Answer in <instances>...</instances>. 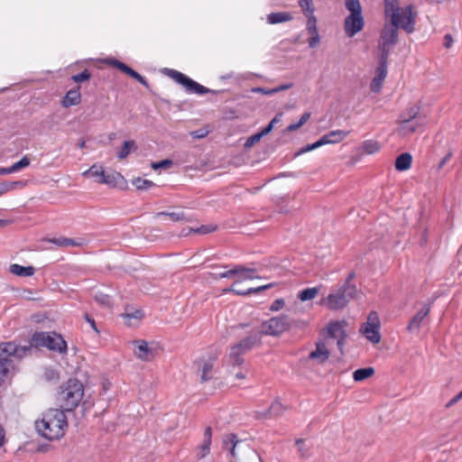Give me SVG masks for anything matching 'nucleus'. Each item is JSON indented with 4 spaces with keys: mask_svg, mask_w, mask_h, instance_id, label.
Listing matches in <instances>:
<instances>
[{
    "mask_svg": "<svg viewBox=\"0 0 462 462\" xmlns=\"http://www.w3.org/2000/svg\"><path fill=\"white\" fill-rule=\"evenodd\" d=\"M68 428V420L64 411L50 409L42 414V419L35 421V429L39 435L49 440L60 439Z\"/></svg>",
    "mask_w": 462,
    "mask_h": 462,
    "instance_id": "nucleus-1",
    "label": "nucleus"
},
{
    "mask_svg": "<svg viewBox=\"0 0 462 462\" xmlns=\"http://www.w3.org/2000/svg\"><path fill=\"white\" fill-rule=\"evenodd\" d=\"M384 13L394 29H413L415 14L411 5L401 8L398 0H384Z\"/></svg>",
    "mask_w": 462,
    "mask_h": 462,
    "instance_id": "nucleus-2",
    "label": "nucleus"
},
{
    "mask_svg": "<svg viewBox=\"0 0 462 462\" xmlns=\"http://www.w3.org/2000/svg\"><path fill=\"white\" fill-rule=\"evenodd\" d=\"M84 395V386L78 379H69L60 386L58 400L60 402L62 411H71L81 402Z\"/></svg>",
    "mask_w": 462,
    "mask_h": 462,
    "instance_id": "nucleus-3",
    "label": "nucleus"
},
{
    "mask_svg": "<svg viewBox=\"0 0 462 462\" xmlns=\"http://www.w3.org/2000/svg\"><path fill=\"white\" fill-rule=\"evenodd\" d=\"M32 347H46L51 351L60 354H66L68 347L67 343L60 334L56 332H35L30 340Z\"/></svg>",
    "mask_w": 462,
    "mask_h": 462,
    "instance_id": "nucleus-4",
    "label": "nucleus"
},
{
    "mask_svg": "<svg viewBox=\"0 0 462 462\" xmlns=\"http://www.w3.org/2000/svg\"><path fill=\"white\" fill-rule=\"evenodd\" d=\"M357 296L356 285L342 284L336 291L330 292L323 299L320 304L326 305L329 310H336L345 308L348 302Z\"/></svg>",
    "mask_w": 462,
    "mask_h": 462,
    "instance_id": "nucleus-5",
    "label": "nucleus"
},
{
    "mask_svg": "<svg viewBox=\"0 0 462 462\" xmlns=\"http://www.w3.org/2000/svg\"><path fill=\"white\" fill-rule=\"evenodd\" d=\"M260 343L261 339L257 335H251L232 346L229 354L230 365L232 366H240L244 363L243 356Z\"/></svg>",
    "mask_w": 462,
    "mask_h": 462,
    "instance_id": "nucleus-6",
    "label": "nucleus"
},
{
    "mask_svg": "<svg viewBox=\"0 0 462 462\" xmlns=\"http://www.w3.org/2000/svg\"><path fill=\"white\" fill-rule=\"evenodd\" d=\"M164 73L171 78L173 80H175L177 83L182 85L186 91L189 93H196V94H207V93H218V91L209 89L198 82L194 81L193 79H189L183 73L177 71L172 69H165Z\"/></svg>",
    "mask_w": 462,
    "mask_h": 462,
    "instance_id": "nucleus-7",
    "label": "nucleus"
},
{
    "mask_svg": "<svg viewBox=\"0 0 462 462\" xmlns=\"http://www.w3.org/2000/svg\"><path fill=\"white\" fill-rule=\"evenodd\" d=\"M292 322L287 315H279L263 321L261 325V334L277 337L291 328Z\"/></svg>",
    "mask_w": 462,
    "mask_h": 462,
    "instance_id": "nucleus-8",
    "label": "nucleus"
},
{
    "mask_svg": "<svg viewBox=\"0 0 462 462\" xmlns=\"http://www.w3.org/2000/svg\"><path fill=\"white\" fill-rule=\"evenodd\" d=\"M398 31H381L377 42V60L388 61L389 54L398 43Z\"/></svg>",
    "mask_w": 462,
    "mask_h": 462,
    "instance_id": "nucleus-9",
    "label": "nucleus"
},
{
    "mask_svg": "<svg viewBox=\"0 0 462 462\" xmlns=\"http://www.w3.org/2000/svg\"><path fill=\"white\" fill-rule=\"evenodd\" d=\"M349 134V131L343 130H333L324 134L319 140L312 144H307L302 147L296 155L302 154L304 152L317 149L324 144L337 143L343 141Z\"/></svg>",
    "mask_w": 462,
    "mask_h": 462,
    "instance_id": "nucleus-10",
    "label": "nucleus"
},
{
    "mask_svg": "<svg viewBox=\"0 0 462 462\" xmlns=\"http://www.w3.org/2000/svg\"><path fill=\"white\" fill-rule=\"evenodd\" d=\"M346 7L350 14L345 20V29H363L364 19L358 0H345Z\"/></svg>",
    "mask_w": 462,
    "mask_h": 462,
    "instance_id": "nucleus-11",
    "label": "nucleus"
},
{
    "mask_svg": "<svg viewBox=\"0 0 462 462\" xmlns=\"http://www.w3.org/2000/svg\"><path fill=\"white\" fill-rule=\"evenodd\" d=\"M31 352V346H20L14 342H5L0 344V357L8 361H13L12 357L21 359Z\"/></svg>",
    "mask_w": 462,
    "mask_h": 462,
    "instance_id": "nucleus-12",
    "label": "nucleus"
},
{
    "mask_svg": "<svg viewBox=\"0 0 462 462\" xmlns=\"http://www.w3.org/2000/svg\"><path fill=\"white\" fill-rule=\"evenodd\" d=\"M105 62L108 65H111V66L118 69L120 71L125 73L126 75L130 76L131 78L136 79L140 84H142L147 89L150 88V85L144 77H143L137 71L134 70L132 68H130L126 64L123 63L122 61H120L116 59H114V58H109V59H106Z\"/></svg>",
    "mask_w": 462,
    "mask_h": 462,
    "instance_id": "nucleus-13",
    "label": "nucleus"
},
{
    "mask_svg": "<svg viewBox=\"0 0 462 462\" xmlns=\"http://www.w3.org/2000/svg\"><path fill=\"white\" fill-rule=\"evenodd\" d=\"M105 62L108 65H111V66L118 69L120 71L125 73L126 75L130 76L131 78L136 79L140 84H142L147 89L150 88V85L144 77H143L137 71L134 70L132 68H130L126 64L123 63L122 61H120L116 59H114V58H109V59H106Z\"/></svg>",
    "mask_w": 462,
    "mask_h": 462,
    "instance_id": "nucleus-14",
    "label": "nucleus"
},
{
    "mask_svg": "<svg viewBox=\"0 0 462 462\" xmlns=\"http://www.w3.org/2000/svg\"><path fill=\"white\" fill-rule=\"evenodd\" d=\"M105 62L108 65H111V66L118 69L120 71L125 73L126 75L130 76L131 78L136 79L140 84H142L147 89L150 88V85L144 77H143L137 71L134 70L132 68H130L126 64L123 63L122 61H120L116 59H114V58H109V59H106Z\"/></svg>",
    "mask_w": 462,
    "mask_h": 462,
    "instance_id": "nucleus-15",
    "label": "nucleus"
},
{
    "mask_svg": "<svg viewBox=\"0 0 462 462\" xmlns=\"http://www.w3.org/2000/svg\"><path fill=\"white\" fill-rule=\"evenodd\" d=\"M378 64L375 69V76L370 84V89L374 93L380 92L383 83L387 76L388 61L377 60Z\"/></svg>",
    "mask_w": 462,
    "mask_h": 462,
    "instance_id": "nucleus-16",
    "label": "nucleus"
},
{
    "mask_svg": "<svg viewBox=\"0 0 462 462\" xmlns=\"http://www.w3.org/2000/svg\"><path fill=\"white\" fill-rule=\"evenodd\" d=\"M378 64L375 69V76L370 84V89L374 93L380 92L383 83L387 76L388 61L377 60Z\"/></svg>",
    "mask_w": 462,
    "mask_h": 462,
    "instance_id": "nucleus-17",
    "label": "nucleus"
},
{
    "mask_svg": "<svg viewBox=\"0 0 462 462\" xmlns=\"http://www.w3.org/2000/svg\"><path fill=\"white\" fill-rule=\"evenodd\" d=\"M133 344L136 346L135 356L142 361L151 362L155 358L156 349L150 346L144 340H135Z\"/></svg>",
    "mask_w": 462,
    "mask_h": 462,
    "instance_id": "nucleus-18",
    "label": "nucleus"
},
{
    "mask_svg": "<svg viewBox=\"0 0 462 462\" xmlns=\"http://www.w3.org/2000/svg\"><path fill=\"white\" fill-rule=\"evenodd\" d=\"M425 125L426 118L421 120L409 121L407 123H399V127L396 131L400 136L405 137L422 130Z\"/></svg>",
    "mask_w": 462,
    "mask_h": 462,
    "instance_id": "nucleus-19",
    "label": "nucleus"
},
{
    "mask_svg": "<svg viewBox=\"0 0 462 462\" xmlns=\"http://www.w3.org/2000/svg\"><path fill=\"white\" fill-rule=\"evenodd\" d=\"M255 273H256V269H254V268H246L242 265H237L235 268L229 270V271L221 273L219 274L209 273V275L212 276L214 279H217V278H230L238 273H245V279L259 278L257 275H255Z\"/></svg>",
    "mask_w": 462,
    "mask_h": 462,
    "instance_id": "nucleus-20",
    "label": "nucleus"
},
{
    "mask_svg": "<svg viewBox=\"0 0 462 462\" xmlns=\"http://www.w3.org/2000/svg\"><path fill=\"white\" fill-rule=\"evenodd\" d=\"M430 312V305L425 304L410 320L407 330L411 333L419 332L424 319Z\"/></svg>",
    "mask_w": 462,
    "mask_h": 462,
    "instance_id": "nucleus-21",
    "label": "nucleus"
},
{
    "mask_svg": "<svg viewBox=\"0 0 462 462\" xmlns=\"http://www.w3.org/2000/svg\"><path fill=\"white\" fill-rule=\"evenodd\" d=\"M426 116L420 112V106L418 105H411L406 107L399 115L397 123H407L409 121L421 120Z\"/></svg>",
    "mask_w": 462,
    "mask_h": 462,
    "instance_id": "nucleus-22",
    "label": "nucleus"
},
{
    "mask_svg": "<svg viewBox=\"0 0 462 462\" xmlns=\"http://www.w3.org/2000/svg\"><path fill=\"white\" fill-rule=\"evenodd\" d=\"M215 358L200 359L196 362L199 371L200 372V381L202 383L210 380L213 376V366Z\"/></svg>",
    "mask_w": 462,
    "mask_h": 462,
    "instance_id": "nucleus-23",
    "label": "nucleus"
},
{
    "mask_svg": "<svg viewBox=\"0 0 462 462\" xmlns=\"http://www.w3.org/2000/svg\"><path fill=\"white\" fill-rule=\"evenodd\" d=\"M299 5L302 9L304 14L306 15L307 21V28L306 29H317V20L313 14L314 6L313 0H298Z\"/></svg>",
    "mask_w": 462,
    "mask_h": 462,
    "instance_id": "nucleus-24",
    "label": "nucleus"
},
{
    "mask_svg": "<svg viewBox=\"0 0 462 462\" xmlns=\"http://www.w3.org/2000/svg\"><path fill=\"white\" fill-rule=\"evenodd\" d=\"M329 357V351L324 342H318L316 349L310 353L309 358L317 360L319 364L325 363Z\"/></svg>",
    "mask_w": 462,
    "mask_h": 462,
    "instance_id": "nucleus-25",
    "label": "nucleus"
},
{
    "mask_svg": "<svg viewBox=\"0 0 462 462\" xmlns=\"http://www.w3.org/2000/svg\"><path fill=\"white\" fill-rule=\"evenodd\" d=\"M379 328V326L365 323L361 326L360 332L363 333L370 342L373 344H377L381 340Z\"/></svg>",
    "mask_w": 462,
    "mask_h": 462,
    "instance_id": "nucleus-26",
    "label": "nucleus"
},
{
    "mask_svg": "<svg viewBox=\"0 0 462 462\" xmlns=\"http://www.w3.org/2000/svg\"><path fill=\"white\" fill-rule=\"evenodd\" d=\"M81 102L80 88L77 87L69 90L61 101L64 107L79 105Z\"/></svg>",
    "mask_w": 462,
    "mask_h": 462,
    "instance_id": "nucleus-27",
    "label": "nucleus"
},
{
    "mask_svg": "<svg viewBox=\"0 0 462 462\" xmlns=\"http://www.w3.org/2000/svg\"><path fill=\"white\" fill-rule=\"evenodd\" d=\"M211 439H212V429H211V427H207L204 431V438H203L202 444L199 447V451L197 454V457L199 458H203L209 453Z\"/></svg>",
    "mask_w": 462,
    "mask_h": 462,
    "instance_id": "nucleus-28",
    "label": "nucleus"
},
{
    "mask_svg": "<svg viewBox=\"0 0 462 462\" xmlns=\"http://www.w3.org/2000/svg\"><path fill=\"white\" fill-rule=\"evenodd\" d=\"M239 443H241V440L237 439V436L234 433H230L226 435L223 439V448L229 450L231 457L236 458V448Z\"/></svg>",
    "mask_w": 462,
    "mask_h": 462,
    "instance_id": "nucleus-29",
    "label": "nucleus"
},
{
    "mask_svg": "<svg viewBox=\"0 0 462 462\" xmlns=\"http://www.w3.org/2000/svg\"><path fill=\"white\" fill-rule=\"evenodd\" d=\"M13 369V361H8L5 358L0 357V385L5 383L10 378Z\"/></svg>",
    "mask_w": 462,
    "mask_h": 462,
    "instance_id": "nucleus-30",
    "label": "nucleus"
},
{
    "mask_svg": "<svg viewBox=\"0 0 462 462\" xmlns=\"http://www.w3.org/2000/svg\"><path fill=\"white\" fill-rule=\"evenodd\" d=\"M9 271L17 276L20 277H31L34 274L35 269L33 266H22L17 263L11 264L9 267Z\"/></svg>",
    "mask_w": 462,
    "mask_h": 462,
    "instance_id": "nucleus-31",
    "label": "nucleus"
},
{
    "mask_svg": "<svg viewBox=\"0 0 462 462\" xmlns=\"http://www.w3.org/2000/svg\"><path fill=\"white\" fill-rule=\"evenodd\" d=\"M412 157L409 152L399 155L395 160V169L400 171H406L411 168Z\"/></svg>",
    "mask_w": 462,
    "mask_h": 462,
    "instance_id": "nucleus-32",
    "label": "nucleus"
},
{
    "mask_svg": "<svg viewBox=\"0 0 462 462\" xmlns=\"http://www.w3.org/2000/svg\"><path fill=\"white\" fill-rule=\"evenodd\" d=\"M328 335L333 338L346 337V333L341 322H332L328 327Z\"/></svg>",
    "mask_w": 462,
    "mask_h": 462,
    "instance_id": "nucleus-33",
    "label": "nucleus"
},
{
    "mask_svg": "<svg viewBox=\"0 0 462 462\" xmlns=\"http://www.w3.org/2000/svg\"><path fill=\"white\" fill-rule=\"evenodd\" d=\"M291 19H292L291 14L287 12L271 13L267 16V21L270 24H276V23L290 21Z\"/></svg>",
    "mask_w": 462,
    "mask_h": 462,
    "instance_id": "nucleus-34",
    "label": "nucleus"
},
{
    "mask_svg": "<svg viewBox=\"0 0 462 462\" xmlns=\"http://www.w3.org/2000/svg\"><path fill=\"white\" fill-rule=\"evenodd\" d=\"M24 186L25 182L23 180L0 182V196L10 190L23 188Z\"/></svg>",
    "mask_w": 462,
    "mask_h": 462,
    "instance_id": "nucleus-35",
    "label": "nucleus"
},
{
    "mask_svg": "<svg viewBox=\"0 0 462 462\" xmlns=\"http://www.w3.org/2000/svg\"><path fill=\"white\" fill-rule=\"evenodd\" d=\"M374 372L373 367L360 368L353 373V378L356 382L364 381L374 375Z\"/></svg>",
    "mask_w": 462,
    "mask_h": 462,
    "instance_id": "nucleus-36",
    "label": "nucleus"
},
{
    "mask_svg": "<svg viewBox=\"0 0 462 462\" xmlns=\"http://www.w3.org/2000/svg\"><path fill=\"white\" fill-rule=\"evenodd\" d=\"M118 180L125 181L124 177L118 172L115 174L105 173L103 178L98 180V183L106 184L110 187H116L117 185Z\"/></svg>",
    "mask_w": 462,
    "mask_h": 462,
    "instance_id": "nucleus-37",
    "label": "nucleus"
},
{
    "mask_svg": "<svg viewBox=\"0 0 462 462\" xmlns=\"http://www.w3.org/2000/svg\"><path fill=\"white\" fill-rule=\"evenodd\" d=\"M319 292V287H312L304 289L298 293V299L301 301L313 300Z\"/></svg>",
    "mask_w": 462,
    "mask_h": 462,
    "instance_id": "nucleus-38",
    "label": "nucleus"
},
{
    "mask_svg": "<svg viewBox=\"0 0 462 462\" xmlns=\"http://www.w3.org/2000/svg\"><path fill=\"white\" fill-rule=\"evenodd\" d=\"M361 148L364 152L367 154H373L377 152L380 150L381 146L377 141L366 140L362 143Z\"/></svg>",
    "mask_w": 462,
    "mask_h": 462,
    "instance_id": "nucleus-39",
    "label": "nucleus"
},
{
    "mask_svg": "<svg viewBox=\"0 0 462 462\" xmlns=\"http://www.w3.org/2000/svg\"><path fill=\"white\" fill-rule=\"evenodd\" d=\"M132 183L138 190H146L155 185L152 180L142 179L140 177L134 178L132 180Z\"/></svg>",
    "mask_w": 462,
    "mask_h": 462,
    "instance_id": "nucleus-40",
    "label": "nucleus"
},
{
    "mask_svg": "<svg viewBox=\"0 0 462 462\" xmlns=\"http://www.w3.org/2000/svg\"><path fill=\"white\" fill-rule=\"evenodd\" d=\"M122 316L128 322L129 325H132V323H131L132 319H134L136 320H141L143 314V311L140 310H133L131 309V310H130L128 308H126L125 312Z\"/></svg>",
    "mask_w": 462,
    "mask_h": 462,
    "instance_id": "nucleus-41",
    "label": "nucleus"
},
{
    "mask_svg": "<svg viewBox=\"0 0 462 462\" xmlns=\"http://www.w3.org/2000/svg\"><path fill=\"white\" fill-rule=\"evenodd\" d=\"M134 147H135V142L134 141H133V140L125 141L123 145H122L121 150L117 153V157L120 160L125 159L129 155V153L131 152V149L134 148Z\"/></svg>",
    "mask_w": 462,
    "mask_h": 462,
    "instance_id": "nucleus-42",
    "label": "nucleus"
},
{
    "mask_svg": "<svg viewBox=\"0 0 462 462\" xmlns=\"http://www.w3.org/2000/svg\"><path fill=\"white\" fill-rule=\"evenodd\" d=\"M51 242L61 247L79 246L80 245L79 243H77L73 239L66 237L53 238L51 240Z\"/></svg>",
    "mask_w": 462,
    "mask_h": 462,
    "instance_id": "nucleus-43",
    "label": "nucleus"
},
{
    "mask_svg": "<svg viewBox=\"0 0 462 462\" xmlns=\"http://www.w3.org/2000/svg\"><path fill=\"white\" fill-rule=\"evenodd\" d=\"M310 117V112H305L298 123L290 125L286 129L285 132H293L300 128Z\"/></svg>",
    "mask_w": 462,
    "mask_h": 462,
    "instance_id": "nucleus-44",
    "label": "nucleus"
},
{
    "mask_svg": "<svg viewBox=\"0 0 462 462\" xmlns=\"http://www.w3.org/2000/svg\"><path fill=\"white\" fill-rule=\"evenodd\" d=\"M105 171L101 166H97L94 164L88 171L83 172V176H92V177H99L103 178Z\"/></svg>",
    "mask_w": 462,
    "mask_h": 462,
    "instance_id": "nucleus-45",
    "label": "nucleus"
},
{
    "mask_svg": "<svg viewBox=\"0 0 462 462\" xmlns=\"http://www.w3.org/2000/svg\"><path fill=\"white\" fill-rule=\"evenodd\" d=\"M95 300L101 306L110 308L112 306L111 297L107 294L97 293L95 295Z\"/></svg>",
    "mask_w": 462,
    "mask_h": 462,
    "instance_id": "nucleus-46",
    "label": "nucleus"
},
{
    "mask_svg": "<svg viewBox=\"0 0 462 462\" xmlns=\"http://www.w3.org/2000/svg\"><path fill=\"white\" fill-rule=\"evenodd\" d=\"M167 216L173 222L185 220V215L183 212H159L157 217Z\"/></svg>",
    "mask_w": 462,
    "mask_h": 462,
    "instance_id": "nucleus-47",
    "label": "nucleus"
},
{
    "mask_svg": "<svg viewBox=\"0 0 462 462\" xmlns=\"http://www.w3.org/2000/svg\"><path fill=\"white\" fill-rule=\"evenodd\" d=\"M91 78L90 72L86 69L81 73L73 75L71 77L72 80L76 83H81L84 81L89 80Z\"/></svg>",
    "mask_w": 462,
    "mask_h": 462,
    "instance_id": "nucleus-48",
    "label": "nucleus"
},
{
    "mask_svg": "<svg viewBox=\"0 0 462 462\" xmlns=\"http://www.w3.org/2000/svg\"><path fill=\"white\" fill-rule=\"evenodd\" d=\"M282 411L283 407L279 402H273L269 408V413L272 416H279L282 414Z\"/></svg>",
    "mask_w": 462,
    "mask_h": 462,
    "instance_id": "nucleus-49",
    "label": "nucleus"
},
{
    "mask_svg": "<svg viewBox=\"0 0 462 462\" xmlns=\"http://www.w3.org/2000/svg\"><path fill=\"white\" fill-rule=\"evenodd\" d=\"M272 286H273V284L270 283V284L260 286L257 288H250V289L246 290V291H237V295H241V296L250 295V294L256 293L261 291L266 290L268 288H271Z\"/></svg>",
    "mask_w": 462,
    "mask_h": 462,
    "instance_id": "nucleus-50",
    "label": "nucleus"
},
{
    "mask_svg": "<svg viewBox=\"0 0 462 462\" xmlns=\"http://www.w3.org/2000/svg\"><path fill=\"white\" fill-rule=\"evenodd\" d=\"M311 35L308 38V43L310 48L316 47L320 41V38L318 34V31H310Z\"/></svg>",
    "mask_w": 462,
    "mask_h": 462,
    "instance_id": "nucleus-51",
    "label": "nucleus"
},
{
    "mask_svg": "<svg viewBox=\"0 0 462 462\" xmlns=\"http://www.w3.org/2000/svg\"><path fill=\"white\" fill-rule=\"evenodd\" d=\"M303 442L304 440L302 439H298L296 440V445L298 446V450L300 454V457L306 458L310 456V454L308 448L304 447Z\"/></svg>",
    "mask_w": 462,
    "mask_h": 462,
    "instance_id": "nucleus-52",
    "label": "nucleus"
},
{
    "mask_svg": "<svg viewBox=\"0 0 462 462\" xmlns=\"http://www.w3.org/2000/svg\"><path fill=\"white\" fill-rule=\"evenodd\" d=\"M365 324H371V325H374V326H379L380 327V320H379L378 315H377V313L375 311H371L368 314L367 321L365 322Z\"/></svg>",
    "mask_w": 462,
    "mask_h": 462,
    "instance_id": "nucleus-53",
    "label": "nucleus"
},
{
    "mask_svg": "<svg viewBox=\"0 0 462 462\" xmlns=\"http://www.w3.org/2000/svg\"><path fill=\"white\" fill-rule=\"evenodd\" d=\"M171 164H172V162L171 160H162L158 162H152V168L154 170H157L160 168L167 169V168H170L171 166Z\"/></svg>",
    "mask_w": 462,
    "mask_h": 462,
    "instance_id": "nucleus-54",
    "label": "nucleus"
},
{
    "mask_svg": "<svg viewBox=\"0 0 462 462\" xmlns=\"http://www.w3.org/2000/svg\"><path fill=\"white\" fill-rule=\"evenodd\" d=\"M262 138V134H260L259 133L257 134H254L253 135H251L245 142V147H251L253 146L254 143H258Z\"/></svg>",
    "mask_w": 462,
    "mask_h": 462,
    "instance_id": "nucleus-55",
    "label": "nucleus"
},
{
    "mask_svg": "<svg viewBox=\"0 0 462 462\" xmlns=\"http://www.w3.org/2000/svg\"><path fill=\"white\" fill-rule=\"evenodd\" d=\"M285 305V301L282 299L275 300L272 305L270 306V310L272 311H278L281 309H282Z\"/></svg>",
    "mask_w": 462,
    "mask_h": 462,
    "instance_id": "nucleus-56",
    "label": "nucleus"
},
{
    "mask_svg": "<svg viewBox=\"0 0 462 462\" xmlns=\"http://www.w3.org/2000/svg\"><path fill=\"white\" fill-rule=\"evenodd\" d=\"M252 92L261 93V94L269 95V96L275 94V90H273V88H252Z\"/></svg>",
    "mask_w": 462,
    "mask_h": 462,
    "instance_id": "nucleus-57",
    "label": "nucleus"
},
{
    "mask_svg": "<svg viewBox=\"0 0 462 462\" xmlns=\"http://www.w3.org/2000/svg\"><path fill=\"white\" fill-rule=\"evenodd\" d=\"M208 134V132L207 130L199 129V130L191 132L190 134L193 138L200 139V138H204L205 136H207Z\"/></svg>",
    "mask_w": 462,
    "mask_h": 462,
    "instance_id": "nucleus-58",
    "label": "nucleus"
},
{
    "mask_svg": "<svg viewBox=\"0 0 462 462\" xmlns=\"http://www.w3.org/2000/svg\"><path fill=\"white\" fill-rule=\"evenodd\" d=\"M15 164L20 171L30 165V159L27 156H23L19 162H15Z\"/></svg>",
    "mask_w": 462,
    "mask_h": 462,
    "instance_id": "nucleus-59",
    "label": "nucleus"
},
{
    "mask_svg": "<svg viewBox=\"0 0 462 462\" xmlns=\"http://www.w3.org/2000/svg\"><path fill=\"white\" fill-rule=\"evenodd\" d=\"M462 399V391H460L459 393H457L456 394V396H454L447 404H446V407L447 408H449L450 406H452L453 404L457 403V402H459L460 400Z\"/></svg>",
    "mask_w": 462,
    "mask_h": 462,
    "instance_id": "nucleus-60",
    "label": "nucleus"
},
{
    "mask_svg": "<svg viewBox=\"0 0 462 462\" xmlns=\"http://www.w3.org/2000/svg\"><path fill=\"white\" fill-rule=\"evenodd\" d=\"M451 157H452V153L451 152L447 153L442 158V160L439 162V163L438 165V170H441L444 167V165L451 159Z\"/></svg>",
    "mask_w": 462,
    "mask_h": 462,
    "instance_id": "nucleus-61",
    "label": "nucleus"
},
{
    "mask_svg": "<svg viewBox=\"0 0 462 462\" xmlns=\"http://www.w3.org/2000/svg\"><path fill=\"white\" fill-rule=\"evenodd\" d=\"M292 86H293V83L282 84V85H280L279 87L273 88V90H275V94H276L278 92L290 89L292 88Z\"/></svg>",
    "mask_w": 462,
    "mask_h": 462,
    "instance_id": "nucleus-62",
    "label": "nucleus"
},
{
    "mask_svg": "<svg viewBox=\"0 0 462 462\" xmlns=\"http://www.w3.org/2000/svg\"><path fill=\"white\" fill-rule=\"evenodd\" d=\"M273 124H268L264 128H263L261 130V132H259V134H262V137H263V136L270 134L273 131Z\"/></svg>",
    "mask_w": 462,
    "mask_h": 462,
    "instance_id": "nucleus-63",
    "label": "nucleus"
},
{
    "mask_svg": "<svg viewBox=\"0 0 462 462\" xmlns=\"http://www.w3.org/2000/svg\"><path fill=\"white\" fill-rule=\"evenodd\" d=\"M453 42V38L450 34H446L444 37V46L449 48Z\"/></svg>",
    "mask_w": 462,
    "mask_h": 462,
    "instance_id": "nucleus-64",
    "label": "nucleus"
}]
</instances>
